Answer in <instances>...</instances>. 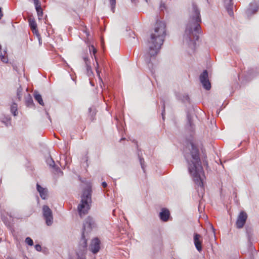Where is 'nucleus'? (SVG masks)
Segmentation results:
<instances>
[{"label":"nucleus","instance_id":"1","mask_svg":"<svg viewBox=\"0 0 259 259\" xmlns=\"http://www.w3.org/2000/svg\"><path fill=\"white\" fill-rule=\"evenodd\" d=\"M189 152H185L184 156L187 162L188 170L197 186L198 195H202L204 191L203 179L204 172L200 158L199 150L193 142L190 143ZM202 197V196H201Z\"/></svg>","mask_w":259,"mask_h":259},{"label":"nucleus","instance_id":"2","mask_svg":"<svg viewBox=\"0 0 259 259\" xmlns=\"http://www.w3.org/2000/svg\"><path fill=\"white\" fill-rule=\"evenodd\" d=\"M201 23L200 10L198 6L193 3L189 9L188 21L183 36V43L192 50L195 49L199 34L201 33Z\"/></svg>","mask_w":259,"mask_h":259},{"label":"nucleus","instance_id":"3","mask_svg":"<svg viewBox=\"0 0 259 259\" xmlns=\"http://www.w3.org/2000/svg\"><path fill=\"white\" fill-rule=\"evenodd\" d=\"M166 35V24L157 20L155 23L154 32L148 40L149 50L145 55V60L150 72H154L152 60H155L157 53L163 45Z\"/></svg>","mask_w":259,"mask_h":259},{"label":"nucleus","instance_id":"4","mask_svg":"<svg viewBox=\"0 0 259 259\" xmlns=\"http://www.w3.org/2000/svg\"><path fill=\"white\" fill-rule=\"evenodd\" d=\"M91 196L92 188L91 186L88 185L83 190L80 203L77 206L78 214L81 218L87 214L91 208Z\"/></svg>","mask_w":259,"mask_h":259},{"label":"nucleus","instance_id":"5","mask_svg":"<svg viewBox=\"0 0 259 259\" xmlns=\"http://www.w3.org/2000/svg\"><path fill=\"white\" fill-rule=\"evenodd\" d=\"M97 227L95 219L91 216H88L83 221L81 235L86 237L89 233L96 230Z\"/></svg>","mask_w":259,"mask_h":259},{"label":"nucleus","instance_id":"6","mask_svg":"<svg viewBox=\"0 0 259 259\" xmlns=\"http://www.w3.org/2000/svg\"><path fill=\"white\" fill-rule=\"evenodd\" d=\"M42 215L47 226H50L53 223V217L52 210L46 205L42 206Z\"/></svg>","mask_w":259,"mask_h":259},{"label":"nucleus","instance_id":"7","mask_svg":"<svg viewBox=\"0 0 259 259\" xmlns=\"http://www.w3.org/2000/svg\"><path fill=\"white\" fill-rule=\"evenodd\" d=\"M87 239L86 237L81 235L78 248L76 251V255H85L87 251Z\"/></svg>","mask_w":259,"mask_h":259},{"label":"nucleus","instance_id":"8","mask_svg":"<svg viewBox=\"0 0 259 259\" xmlns=\"http://www.w3.org/2000/svg\"><path fill=\"white\" fill-rule=\"evenodd\" d=\"M200 81L204 89L209 90L211 89V84L208 79V72L206 70H203L200 75Z\"/></svg>","mask_w":259,"mask_h":259},{"label":"nucleus","instance_id":"9","mask_svg":"<svg viewBox=\"0 0 259 259\" xmlns=\"http://www.w3.org/2000/svg\"><path fill=\"white\" fill-rule=\"evenodd\" d=\"M247 218V213L244 211H240L236 222V227L238 229L242 228L246 223Z\"/></svg>","mask_w":259,"mask_h":259},{"label":"nucleus","instance_id":"10","mask_svg":"<svg viewBox=\"0 0 259 259\" xmlns=\"http://www.w3.org/2000/svg\"><path fill=\"white\" fill-rule=\"evenodd\" d=\"M259 8V3L256 1H252L247 9L245 14L248 17L256 13Z\"/></svg>","mask_w":259,"mask_h":259},{"label":"nucleus","instance_id":"11","mask_svg":"<svg viewBox=\"0 0 259 259\" xmlns=\"http://www.w3.org/2000/svg\"><path fill=\"white\" fill-rule=\"evenodd\" d=\"M100 249V241L98 238H95L92 240L90 249L94 253H97Z\"/></svg>","mask_w":259,"mask_h":259},{"label":"nucleus","instance_id":"12","mask_svg":"<svg viewBox=\"0 0 259 259\" xmlns=\"http://www.w3.org/2000/svg\"><path fill=\"white\" fill-rule=\"evenodd\" d=\"M194 243L197 250L200 252L202 250V236L196 233L194 234Z\"/></svg>","mask_w":259,"mask_h":259},{"label":"nucleus","instance_id":"13","mask_svg":"<svg viewBox=\"0 0 259 259\" xmlns=\"http://www.w3.org/2000/svg\"><path fill=\"white\" fill-rule=\"evenodd\" d=\"M170 216L169 210L166 208H162L159 214V217L161 221L166 222L168 221Z\"/></svg>","mask_w":259,"mask_h":259},{"label":"nucleus","instance_id":"14","mask_svg":"<svg viewBox=\"0 0 259 259\" xmlns=\"http://www.w3.org/2000/svg\"><path fill=\"white\" fill-rule=\"evenodd\" d=\"M224 6L230 16H233V0H223Z\"/></svg>","mask_w":259,"mask_h":259},{"label":"nucleus","instance_id":"15","mask_svg":"<svg viewBox=\"0 0 259 259\" xmlns=\"http://www.w3.org/2000/svg\"><path fill=\"white\" fill-rule=\"evenodd\" d=\"M36 189L39 193L40 197L44 200L47 199L48 197V189L47 188L42 187L38 183L36 184Z\"/></svg>","mask_w":259,"mask_h":259},{"label":"nucleus","instance_id":"16","mask_svg":"<svg viewBox=\"0 0 259 259\" xmlns=\"http://www.w3.org/2000/svg\"><path fill=\"white\" fill-rule=\"evenodd\" d=\"M13 218L11 213L9 214L6 212L5 213L4 211H1V219L6 225H10L11 221L12 220Z\"/></svg>","mask_w":259,"mask_h":259},{"label":"nucleus","instance_id":"17","mask_svg":"<svg viewBox=\"0 0 259 259\" xmlns=\"http://www.w3.org/2000/svg\"><path fill=\"white\" fill-rule=\"evenodd\" d=\"M245 231L248 243L250 245H252V241H253L252 227L249 226H246L245 227Z\"/></svg>","mask_w":259,"mask_h":259},{"label":"nucleus","instance_id":"18","mask_svg":"<svg viewBox=\"0 0 259 259\" xmlns=\"http://www.w3.org/2000/svg\"><path fill=\"white\" fill-rule=\"evenodd\" d=\"M46 162L47 163V164L48 165H49V166L53 168V169L56 171V172H62L60 168L57 166L56 164H55V161H54V160L52 159V157H49L46 160Z\"/></svg>","mask_w":259,"mask_h":259},{"label":"nucleus","instance_id":"19","mask_svg":"<svg viewBox=\"0 0 259 259\" xmlns=\"http://www.w3.org/2000/svg\"><path fill=\"white\" fill-rule=\"evenodd\" d=\"M83 59L84 60V63L85 64V66H86L87 74L89 76H90L92 75H93V73L92 70L91 66L90 65V62L89 59L88 57L84 56V57H83Z\"/></svg>","mask_w":259,"mask_h":259},{"label":"nucleus","instance_id":"20","mask_svg":"<svg viewBox=\"0 0 259 259\" xmlns=\"http://www.w3.org/2000/svg\"><path fill=\"white\" fill-rule=\"evenodd\" d=\"M187 123L186 125V128L190 132H193L194 131V124L191 120V116L190 114L188 113L187 115Z\"/></svg>","mask_w":259,"mask_h":259},{"label":"nucleus","instance_id":"21","mask_svg":"<svg viewBox=\"0 0 259 259\" xmlns=\"http://www.w3.org/2000/svg\"><path fill=\"white\" fill-rule=\"evenodd\" d=\"M7 54V49L6 48L2 51V46L0 45V58L1 61L4 63L8 62V58L6 55Z\"/></svg>","mask_w":259,"mask_h":259},{"label":"nucleus","instance_id":"22","mask_svg":"<svg viewBox=\"0 0 259 259\" xmlns=\"http://www.w3.org/2000/svg\"><path fill=\"white\" fill-rule=\"evenodd\" d=\"M1 121L5 125L8 127L11 125V117L10 115H4L1 117Z\"/></svg>","mask_w":259,"mask_h":259},{"label":"nucleus","instance_id":"23","mask_svg":"<svg viewBox=\"0 0 259 259\" xmlns=\"http://www.w3.org/2000/svg\"><path fill=\"white\" fill-rule=\"evenodd\" d=\"M29 25L31 28L33 33L35 34L37 36H39L38 33V31L36 29L37 24L34 19H29Z\"/></svg>","mask_w":259,"mask_h":259},{"label":"nucleus","instance_id":"24","mask_svg":"<svg viewBox=\"0 0 259 259\" xmlns=\"http://www.w3.org/2000/svg\"><path fill=\"white\" fill-rule=\"evenodd\" d=\"M89 51H90L91 54L92 53L93 55L95 56V60H96V64H97V66L95 67V68H96V70L97 73L98 74H99V69H98L99 64H98V63L97 62L96 56H95V55H96V54L97 53V50L94 47V46L93 45H91V46H89Z\"/></svg>","mask_w":259,"mask_h":259},{"label":"nucleus","instance_id":"25","mask_svg":"<svg viewBox=\"0 0 259 259\" xmlns=\"http://www.w3.org/2000/svg\"><path fill=\"white\" fill-rule=\"evenodd\" d=\"M34 99L41 106L44 105V103L42 99L41 96L39 93L35 91L33 93Z\"/></svg>","mask_w":259,"mask_h":259},{"label":"nucleus","instance_id":"26","mask_svg":"<svg viewBox=\"0 0 259 259\" xmlns=\"http://www.w3.org/2000/svg\"><path fill=\"white\" fill-rule=\"evenodd\" d=\"M89 115L90 116V119L92 121H93L95 119V117L96 114V109L95 107L92 106L89 108L88 109Z\"/></svg>","mask_w":259,"mask_h":259},{"label":"nucleus","instance_id":"27","mask_svg":"<svg viewBox=\"0 0 259 259\" xmlns=\"http://www.w3.org/2000/svg\"><path fill=\"white\" fill-rule=\"evenodd\" d=\"M177 98L179 100H181L183 103L190 102V98L187 94H184L179 95V96H177Z\"/></svg>","mask_w":259,"mask_h":259},{"label":"nucleus","instance_id":"28","mask_svg":"<svg viewBox=\"0 0 259 259\" xmlns=\"http://www.w3.org/2000/svg\"><path fill=\"white\" fill-rule=\"evenodd\" d=\"M11 112L12 113V114L16 116L18 114L17 112V105L15 103H13L10 108Z\"/></svg>","mask_w":259,"mask_h":259},{"label":"nucleus","instance_id":"29","mask_svg":"<svg viewBox=\"0 0 259 259\" xmlns=\"http://www.w3.org/2000/svg\"><path fill=\"white\" fill-rule=\"evenodd\" d=\"M26 105L28 107H31L34 105L33 99L30 95L26 99Z\"/></svg>","mask_w":259,"mask_h":259},{"label":"nucleus","instance_id":"30","mask_svg":"<svg viewBox=\"0 0 259 259\" xmlns=\"http://www.w3.org/2000/svg\"><path fill=\"white\" fill-rule=\"evenodd\" d=\"M35 10L37 12V14L38 16V18L39 20H40L42 19V16H43V11L41 7L36 8Z\"/></svg>","mask_w":259,"mask_h":259},{"label":"nucleus","instance_id":"31","mask_svg":"<svg viewBox=\"0 0 259 259\" xmlns=\"http://www.w3.org/2000/svg\"><path fill=\"white\" fill-rule=\"evenodd\" d=\"M257 72L256 70L254 69H251L248 70L247 74L248 76H251L252 77H254L257 76Z\"/></svg>","mask_w":259,"mask_h":259},{"label":"nucleus","instance_id":"32","mask_svg":"<svg viewBox=\"0 0 259 259\" xmlns=\"http://www.w3.org/2000/svg\"><path fill=\"white\" fill-rule=\"evenodd\" d=\"M138 157H139V161H140V165H141V168L143 169V171L145 172V161H144V158L143 157H142L140 155L139 153H138Z\"/></svg>","mask_w":259,"mask_h":259},{"label":"nucleus","instance_id":"33","mask_svg":"<svg viewBox=\"0 0 259 259\" xmlns=\"http://www.w3.org/2000/svg\"><path fill=\"white\" fill-rule=\"evenodd\" d=\"M111 5V10L113 13H114L116 6V0H109Z\"/></svg>","mask_w":259,"mask_h":259},{"label":"nucleus","instance_id":"34","mask_svg":"<svg viewBox=\"0 0 259 259\" xmlns=\"http://www.w3.org/2000/svg\"><path fill=\"white\" fill-rule=\"evenodd\" d=\"M25 242L29 246H32L33 245V240L29 237L26 238Z\"/></svg>","mask_w":259,"mask_h":259},{"label":"nucleus","instance_id":"35","mask_svg":"<svg viewBox=\"0 0 259 259\" xmlns=\"http://www.w3.org/2000/svg\"><path fill=\"white\" fill-rule=\"evenodd\" d=\"M22 89L21 87H20L17 89V97H18V98L19 99H20V98H21V96H22L21 92H22Z\"/></svg>","mask_w":259,"mask_h":259},{"label":"nucleus","instance_id":"36","mask_svg":"<svg viewBox=\"0 0 259 259\" xmlns=\"http://www.w3.org/2000/svg\"><path fill=\"white\" fill-rule=\"evenodd\" d=\"M162 111L161 113L162 119L164 120V114H165V104L163 101H162Z\"/></svg>","mask_w":259,"mask_h":259},{"label":"nucleus","instance_id":"37","mask_svg":"<svg viewBox=\"0 0 259 259\" xmlns=\"http://www.w3.org/2000/svg\"><path fill=\"white\" fill-rule=\"evenodd\" d=\"M33 2L35 8L41 7V5L39 0H33Z\"/></svg>","mask_w":259,"mask_h":259},{"label":"nucleus","instance_id":"38","mask_svg":"<svg viewBox=\"0 0 259 259\" xmlns=\"http://www.w3.org/2000/svg\"><path fill=\"white\" fill-rule=\"evenodd\" d=\"M159 9L160 11H164V10L166 9V6L164 3H160Z\"/></svg>","mask_w":259,"mask_h":259},{"label":"nucleus","instance_id":"39","mask_svg":"<svg viewBox=\"0 0 259 259\" xmlns=\"http://www.w3.org/2000/svg\"><path fill=\"white\" fill-rule=\"evenodd\" d=\"M35 249L38 251H40L41 250V246L39 244H36L35 245Z\"/></svg>","mask_w":259,"mask_h":259},{"label":"nucleus","instance_id":"40","mask_svg":"<svg viewBox=\"0 0 259 259\" xmlns=\"http://www.w3.org/2000/svg\"><path fill=\"white\" fill-rule=\"evenodd\" d=\"M77 259H86L85 255H82L80 254V255H77Z\"/></svg>","mask_w":259,"mask_h":259},{"label":"nucleus","instance_id":"41","mask_svg":"<svg viewBox=\"0 0 259 259\" xmlns=\"http://www.w3.org/2000/svg\"><path fill=\"white\" fill-rule=\"evenodd\" d=\"M210 229L212 230L213 235L215 236V229L212 225H210Z\"/></svg>","mask_w":259,"mask_h":259},{"label":"nucleus","instance_id":"42","mask_svg":"<svg viewBox=\"0 0 259 259\" xmlns=\"http://www.w3.org/2000/svg\"><path fill=\"white\" fill-rule=\"evenodd\" d=\"M102 186H103V187L106 188L107 186V184L106 183V182H103L102 183Z\"/></svg>","mask_w":259,"mask_h":259},{"label":"nucleus","instance_id":"43","mask_svg":"<svg viewBox=\"0 0 259 259\" xmlns=\"http://www.w3.org/2000/svg\"><path fill=\"white\" fill-rule=\"evenodd\" d=\"M3 13H2V9L1 8H0V20L1 19L2 16H3Z\"/></svg>","mask_w":259,"mask_h":259},{"label":"nucleus","instance_id":"44","mask_svg":"<svg viewBox=\"0 0 259 259\" xmlns=\"http://www.w3.org/2000/svg\"><path fill=\"white\" fill-rule=\"evenodd\" d=\"M85 32L86 33L87 36L89 35V32H87V31H85Z\"/></svg>","mask_w":259,"mask_h":259},{"label":"nucleus","instance_id":"45","mask_svg":"<svg viewBox=\"0 0 259 259\" xmlns=\"http://www.w3.org/2000/svg\"><path fill=\"white\" fill-rule=\"evenodd\" d=\"M39 44H41V42H40V38H39Z\"/></svg>","mask_w":259,"mask_h":259},{"label":"nucleus","instance_id":"46","mask_svg":"<svg viewBox=\"0 0 259 259\" xmlns=\"http://www.w3.org/2000/svg\"><path fill=\"white\" fill-rule=\"evenodd\" d=\"M135 0H131V2H132V3H134V2H135Z\"/></svg>","mask_w":259,"mask_h":259},{"label":"nucleus","instance_id":"47","mask_svg":"<svg viewBox=\"0 0 259 259\" xmlns=\"http://www.w3.org/2000/svg\"><path fill=\"white\" fill-rule=\"evenodd\" d=\"M205 163H206V164L207 165H208L207 162L206 161Z\"/></svg>","mask_w":259,"mask_h":259},{"label":"nucleus","instance_id":"48","mask_svg":"<svg viewBox=\"0 0 259 259\" xmlns=\"http://www.w3.org/2000/svg\"><path fill=\"white\" fill-rule=\"evenodd\" d=\"M145 1L146 2H148V1H147V0H145Z\"/></svg>","mask_w":259,"mask_h":259}]
</instances>
